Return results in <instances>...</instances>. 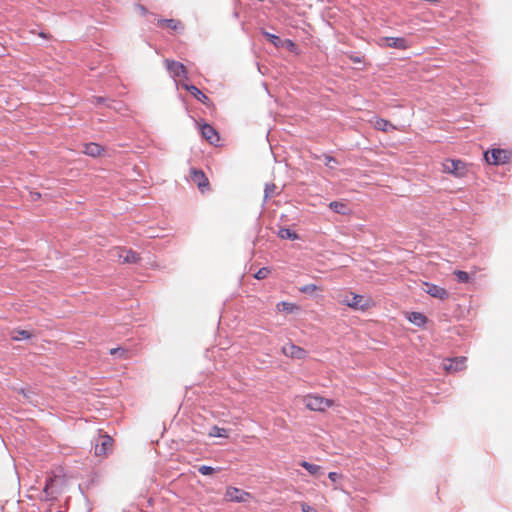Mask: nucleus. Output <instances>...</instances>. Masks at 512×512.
<instances>
[{
    "label": "nucleus",
    "instance_id": "f257e3e1",
    "mask_svg": "<svg viewBox=\"0 0 512 512\" xmlns=\"http://www.w3.org/2000/svg\"><path fill=\"white\" fill-rule=\"evenodd\" d=\"M340 303L346 305L354 310L367 311L375 306L371 297H366L353 292H346L342 295Z\"/></svg>",
    "mask_w": 512,
    "mask_h": 512
},
{
    "label": "nucleus",
    "instance_id": "f03ea898",
    "mask_svg": "<svg viewBox=\"0 0 512 512\" xmlns=\"http://www.w3.org/2000/svg\"><path fill=\"white\" fill-rule=\"evenodd\" d=\"M301 400L308 410L315 412H325L327 409L335 405L334 400L325 398L316 393L304 395Z\"/></svg>",
    "mask_w": 512,
    "mask_h": 512
},
{
    "label": "nucleus",
    "instance_id": "7ed1b4c3",
    "mask_svg": "<svg viewBox=\"0 0 512 512\" xmlns=\"http://www.w3.org/2000/svg\"><path fill=\"white\" fill-rule=\"evenodd\" d=\"M441 166L443 173L451 174L455 178L466 177L469 170V165L460 159H445Z\"/></svg>",
    "mask_w": 512,
    "mask_h": 512
},
{
    "label": "nucleus",
    "instance_id": "20e7f679",
    "mask_svg": "<svg viewBox=\"0 0 512 512\" xmlns=\"http://www.w3.org/2000/svg\"><path fill=\"white\" fill-rule=\"evenodd\" d=\"M512 158V151L508 149L495 148L484 154L485 161L490 165H503Z\"/></svg>",
    "mask_w": 512,
    "mask_h": 512
},
{
    "label": "nucleus",
    "instance_id": "39448f33",
    "mask_svg": "<svg viewBox=\"0 0 512 512\" xmlns=\"http://www.w3.org/2000/svg\"><path fill=\"white\" fill-rule=\"evenodd\" d=\"M112 251L115 252V255L121 263L135 264L140 261V255L132 249L115 247Z\"/></svg>",
    "mask_w": 512,
    "mask_h": 512
},
{
    "label": "nucleus",
    "instance_id": "423d86ee",
    "mask_svg": "<svg viewBox=\"0 0 512 512\" xmlns=\"http://www.w3.org/2000/svg\"><path fill=\"white\" fill-rule=\"evenodd\" d=\"M113 439L109 435H100L95 444V455L104 457L106 456L113 447Z\"/></svg>",
    "mask_w": 512,
    "mask_h": 512
},
{
    "label": "nucleus",
    "instance_id": "0eeeda50",
    "mask_svg": "<svg viewBox=\"0 0 512 512\" xmlns=\"http://www.w3.org/2000/svg\"><path fill=\"white\" fill-rule=\"evenodd\" d=\"M466 362H467L466 357L459 356V357H455V358L445 359L443 361L442 365H443V369L447 373H456V372L462 371L466 368Z\"/></svg>",
    "mask_w": 512,
    "mask_h": 512
},
{
    "label": "nucleus",
    "instance_id": "6e6552de",
    "mask_svg": "<svg viewBox=\"0 0 512 512\" xmlns=\"http://www.w3.org/2000/svg\"><path fill=\"white\" fill-rule=\"evenodd\" d=\"M378 45L400 50H405L410 47L408 41L402 37H382L379 39Z\"/></svg>",
    "mask_w": 512,
    "mask_h": 512
},
{
    "label": "nucleus",
    "instance_id": "1a4fd4ad",
    "mask_svg": "<svg viewBox=\"0 0 512 512\" xmlns=\"http://www.w3.org/2000/svg\"><path fill=\"white\" fill-rule=\"evenodd\" d=\"M251 497L249 492L236 487H228L225 491V499L230 502H246Z\"/></svg>",
    "mask_w": 512,
    "mask_h": 512
},
{
    "label": "nucleus",
    "instance_id": "9d476101",
    "mask_svg": "<svg viewBox=\"0 0 512 512\" xmlns=\"http://www.w3.org/2000/svg\"><path fill=\"white\" fill-rule=\"evenodd\" d=\"M164 63H165L167 70L170 72V74L174 78H178V79H186L187 78V69L182 63L177 62L175 60H169V59H166L164 61Z\"/></svg>",
    "mask_w": 512,
    "mask_h": 512
},
{
    "label": "nucleus",
    "instance_id": "9b49d317",
    "mask_svg": "<svg viewBox=\"0 0 512 512\" xmlns=\"http://www.w3.org/2000/svg\"><path fill=\"white\" fill-rule=\"evenodd\" d=\"M422 286L423 290L433 298L446 300L449 297V293L444 287L429 282H423Z\"/></svg>",
    "mask_w": 512,
    "mask_h": 512
},
{
    "label": "nucleus",
    "instance_id": "f8f14e48",
    "mask_svg": "<svg viewBox=\"0 0 512 512\" xmlns=\"http://www.w3.org/2000/svg\"><path fill=\"white\" fill-rule=\"evenodd\" d=\"M281 351L286 357H290L292 359H304L307 356V351L304 348L297 346L292 342L286 343L282 347Z\"/></svg>",
    "mask_w": 512,
    "mask_h": 512
},
{
    "label": "nucleus",
    "instance_id": "ddd939ff",
    "mask_svg": "<svg viewBox=\"0 0 512 512\" xmlns=\"http://www.w3.org/2000/svg\"><path fill=\"white\" fill-rule=\"evenodd\" d=\"M190 176L193 183L197 185L202 193L209 190V180L202 170L192 169Z\"/></svg>",
    "mask_w": 512,
    "mask_h": 512
},
{
    "label": "nucleus",
    "instance_id": "4468645a",
    "mask_svg": "<svg viewBox=\"0 0 512 512\" xmlns=\"http://www.w3.org/2000/svg\"><path fill=\"white\" fill-rule=\"evenodd\" d=\"M202 136L212 145L218 146L220 143V136L218 132L209 124H203L201 126Z\"/></svg>",
    "mask_w": 512,
    "mask_h": 512
},
{
    "label": "nucleus",
    "instance_id": "2eb2a0df",
    "mask_svg": "<svg viewBox=\"0 0 512 512\" xmlns=\"http://www.w3.org/2000/svg\"><path fill=\"white\" fill-rule=\"evenodd\" d=\"M276 310L278 312H284L287 314H292L300 311V306H298L295 303L287 302V301H281L276 304Z\"/></svg>",
    "mask_w": 512,
    "mask_h": 512
},
{
    "label": "nucleus",
    "instance_id": "dca6fc26",
    "mask_svg": "<svg viewBox=\"0 0 512 512\" xmlns=\"http://www.w3.org/2000/svg\"><path fill=\"white\" fill-rule=\"evenodd\" d=\"M183 87L187 91H189L197 100L202 102L203 104H205V105L209 104V102H210L209 98L201 90H199L196 86L183 84Z\"/></svg>",
    "mask_w": 512,
    "mask_h": 512
},
{
    "label": "nucleus",
    "instance_id": "f3484780",
    "mask_svg": "<svg viewBox=\"0 0 512 512\" xmlns=\"http://www.w3.org/2000/svg\"><path fill=\"white\" fill-rule=\"evenodd\" d=\"M104 149L97 143H87L84 144L83 153L91 156V157H98L102 155Z\"/></svg>",
    "mask_w": 512,
    "mask_h": 512
},
{
    "label": "nucleus",
    "instance_id": "a211bd4d",
    "mask_svg": "<svg viewBox=\"0 0 512 512\" xmlns=\"http://www.w3.org/2000/svg\"><path fill=\"white\" fill-rule=\"evenodd\" d=\"M157 25L162 28H168L171 30H178L182 28V23L176 19H159Z\"/></svg>",
    "mask_w": 512,
    "mask_h": 512
},
{
    "label": "nucleus",
    "instance_id": "6ab92c4d",
    "mask_svg": "<svg viewBox=\"0 0 512 512\" xmlns=\"http://www.w3.org/2000/svg\"><path fill=\"white\" fill-rule=\"evenodd\" d=\"M407 319L418 327L424 326L427 322V317L420 312L409 313Z\"/></svg>",
    "mask_w": 512,
    "mask_h": 512
},
{
    "label": "nucleus",
    "instance_id": "aec40b11",
    "mask_svg": "<svg viewBox=\"0 0 512 512\" xmlns=\"http://www.w3.org/2000/svg\"><path fill=\"white\" fill-rule=\"evenodd\" d=\"M475 273H476V268H474V270L471 271V273H468V272L462 271V270H455L453 272V275L456 277V280L459 283H469V282H471V277L474 276Z\"/></svg>",
    "mask_w": 512,
    "mask_h": 512
},
{
    "label": "nucleus",
    "instance_id": "412c9836",
    "mask_svg": "<svg viewBox=\"0 0 512 512\" xmlns=\"http://www.w3.org/2000/svg\"><path fill=\"white\" fill-rule=\"evenodd\" d=\"M329 208L341 215H346L349 213V208L347 204L343 201H332L329 204Z\"/></svg>",
    "mask_w": 512,
    "mask_h": 512
},
{
    "label": "nucleus",
    "instance_id": "4be33fe9",
    "mask_svg": "<svg viewBox=\"0 0 512 512\" xmlns=\"http://www.w3.org/2000/svg\"><path fill=\"white\" fill-rule=\"evenodd\" d=\"M374 128L383 132H387L390 129H396L390 121L383 118H377L374 121Z\"/></svg>",
    "mask_w": 512,
    "mask_h": 512
},
{
    "label": "nucleus",
    "instance_id": "5701e85b",
    "mask_svg": "<svg viewBox=\"0 0 512 512\" xmlns=\"http://www.w3.org/2000/svg\"><path fill=\"white\" fill-rule=\"evenodd\" d=\"M300 465L313 476H317L321 472V466L319 465L312 464L307 461H302Z\"/></svg>",
    "mask_w": 512,
    "mask_h": 512
},
{
    "label": "nucleus",
    "instance_id": "b1692460",
    "mask_svg": "<svg viewBox=\"0 0 512 512\" xmlns=\"http://www.w3.org/2000/svg\"><path fill=\"white\" fill-rule=\"evenodd\" d=\"M278 236L281 238V239H290V240H297L299 238L298 234L291 231L290 229L288 228H281L279 231H278Z\"/></svg>",
    "mask_w": 512,
    "mask_h": 512
},
{
    "label": "nucleus",
    "instance_id": "393cba45",
    "mask_svg": "<svg viewBox=\"0 0 512 512\" xmlns=\"http://www.w3.org/2000/svg\"><path fill=\"white\" fill-rule=\"evenodd\" d=\"M29 338H31V334L27 330H15L12 333V339L16 341Z\"/></svg>",
    "mask_w": 512,
    "mask_h": 512
},
{
    "label": "nucleus",
    "instance_id": "a878e982",
    "mask_svg": "<svg viewBox=\"0 0 512 512\" xmlns=\"http://www.w3.org/2000/svg\"><path fill=\"white\" fill-rule=\"evenodd\" d=\"M211 437H228L227 430L218 426H213L209 432Z\"/></svg>",
    "mask_w": 512,
    "mask_h": 512
},
{
    "label": "nucleus",
    "instance_id": "bb28decb",
    "mask_svg": "<svg viewBox=\"0 0 512 512\" xmlns=\"http://www.w3.org/2000/svg\"><path fill=\"white\" fill-rule=\"evenodd\" d=\"M111 355H117L121 359H128L129 354L128 351L124 348L118 347V348H112L110 349Z\"/></svg>",
    "mask_w": 512,
    "mask_h": 512
},
{
    "label": "nucleus",
    "instance_id": "cd10ccee",
    "mask_svg": "<svg viewBox=\"0 0 512 512\" xmlns=\"http://www.w3.org/2000/svg\"><path fill=\"white\" fill-rule=\"evenodd\" d=\"M317 290H319V287L316 286L315 284H307L299 288L300 292L308 294H311Z\"/></svg>",
    "mask_w": 512,
    "mask_h": 512
},
{
    "label": "nucleus",
    "instance_id": "c85d7f7f",
    "mask_svg": "<svg viewBox=\"0 0 512 512\" xmlns=\"http://www.w3.org/2000/svg\"><path fill=\"white\" fill-rule=\"evenodd\" d=\"M199 473L202 475H212L216 472V469L210 466L202 465L198 468Z\"/></svg>",
    "mask_w": 512,
    "mask_h": 512
},
{
    "label": "nucleus",
    "instance_id": "c756f323",
    "mask_svg": "<svg viewBox=\"0 0 512 512\" xmlns=\"http://www.w3.org/2000/svg\"><path fill=\"white\" fill-rule=\"evenodd\" d=\"M265 36L276 47H278L280 45L281 40L278 36H276L274 34H270V33H265Z\"/></svg>",
    "mask_w": 512,
    "mask_h": 512
},
{
    "label": "nucleus",
    "instance_id": "7c9ffc66",
    "mask_svg": "<svg viewBox=\"0 0 512 512\" xmlns=\"http://www.w3.org/2000/svg\"><path fill=\"white\" fill-rule=\"evenodd\" d=\"M270 273L269 269L268 268H261L260 270H258V272L255 274V278L256 279H264L268 276V274Z\"/></svg>",
    "mask_w": 512,
    "mask_h": 512
},
{
    "label": "nucleus",
    "instance_id": "2f4dec72",
    "mask_svg": "<svg viewBox=\"0 0 512 512\" xmlns=\"http://www.w3.org/2000/svg\"><path fill=\"white\" fill-rule=\"evenodd\" d=\"M301 510H302V512H317V510L315 508L311 507L310 505H308L305 502L301 503Z\"/></svg>",
    "mask_w": 512,
    "mask_h": 512
},
{
    "label": "nucleus",
    "instance_id": "473e14b6",
    "mask_svg": "<svg viewBox=\"0 0 512 512\" xmlns=\"http://www.w3.org/2000/svg\"><path fill=\"white\" fill-rule=\"evenodd\" d=\"M328 478L332 481V482H336L338 479L341 478V475H339L338 473L336 472H330L328 474Z\"/></svg>",
    "mask_w": 512,
    "mask_h": 512
},
{
    "label": "nucleus",
    "instance_id": "72a5a7b5",
    "mask_svg": "<svg viewBox=\"0 0 512 512\" xmlns=\"http://www.w3.org/2000/svg\"><path fill=\"white\" fill-rule=\"evenodd\" d=\"M41 198V193L39 192H30V199L32 201H37Z\"/></svg>",
    "mask_w": 512,
    "mask_h": 512
},
{
    "label": "nucleus",
    "instance_id": "f704fd0d",
    "mask_svg": "<svg viewBox=\"0 0 512 512\" xmlns=\"http://www.w3.org/2000/svg\"><path fill=\"white\" fill-rule=\"evenodd\" d=\"M287 47L291 50V51H294L296 49V45L293 41L291 40H286L285 41Z\"/></svg>",
    "mask_w": 512,
    "mask_h": 512
},
{
    "label": "nucleus",
    "instance_id": "c9c22d12",
    "mask_svg": "<svg viewBox=\"0 0 512 512\" xmlns=\"http://www.w3.org/2000/svg\"><path fill=\"white\" fill-rule=\"evenodd\" d=\"M324 159H325V164L326 165H329L331 162H335L336 161L332 156H329V155H325Z\"/></svg>",
    "mask_w": 512,
    "mask_h": 512
},
{
    "label": "nucleus",
    "instance_id": "e433bc0d",
    "mask_svg": "<svg viewBox=\"0 0 512 512\" xmlns=\"http://www.w3.org/2000/svg\"><path fill=\"white\" fill-rule=\"evenodd\" d=\"M138 10L140 11L141 14H146L147 13V10L144 6L142 5H138L137 6Z\"/></svg>",
    "mask_w": 512,
    "mask_h": 512
},
{
    "label": "nucleus",
    "instance_id": "4c0bfd02",
    "mask_svg": "<svg viewBox=\"0 0 512 512\" xmlns=\"http://www.w3.org/2000/svg\"><path fill=\"white\" fill-rule=\"evenodd\" d=\"M51 482H52V479H50V480L48 481V483L46 484V486H45V488H44V490H45V491H47V489H48V485H49V483H51Z\"/></svg>",
    "mask_w": 512,
    "mask_h": 512
}]
</instances>
